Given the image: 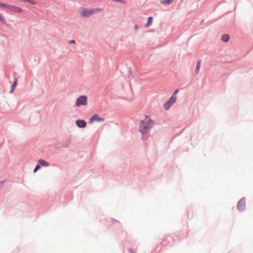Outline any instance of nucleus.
<instances>
[{
	"mask_svg": "<svg viewBox=\"0 0 253 253\" xmlns=\"http://www.w3.org/2000/svg\"><path fill=\"white\" fill-rule=\"evenodd\" d=\"M17 79H16L15 80V81H14V83H13V84H12V86H11V91H10V92H12L14 91V89H15V87H16V85H17Z\"/></svg>",
	"mask_w": 253,
	"mask_h": 253,
	"instance_id": "obj_12",
	"label": "nucleus"
},
{
	"mask_svg": "<svg viewBox=\"0 0 253 253\" xmlns=\"http://www.w3.org/2000/svg\"><path fill=\"white\" fill-rule=\"evenodd\" d=\"M178 91H179V90L178 89H175L172 95H176V94L178 92Z\"/></svg>",
	"mask_w": 253,
	"mask_h": 253,
	"instance_id": "obj_21",
	"label": "nucleus"
},
{
	"mask_svg": "<svg viewBox=\"0 0 253 253\" xmlns=\"http://www.w3.org/2000/svg\"><path fill=\"white\" fill-rule=\"evenodd\" d=\"M2 182H0V188L2 186Z\"/></svg>",
	"mask_w": 253,
	"mask_h": 253,
	"instance_id": "obj_25",
	"label": "nucleus"
},
{
	"mask_svg": "<svg viewBox=\"0 0 253 253\" xmlns=\"http://www.w3.org/2000/svg\"><path fill=\"white\" fill-rule=\"evenodd\" d=\"M138 27L137 25H135V27H134V28L135 30H137L138 29Z\"/></svg>",
	"mask_w": 253,
	"mask_h": 253,
	"instance_id": "obj_24",
	"label": "nucleus"
},
{
	"mask_svg": "<svg viewBox=\"0 0 253 253\" xmlns=\"http://www.w3.org/2000/svg\"><path fill=\"white\" fill-rule=\"evenodd\" d=\"M200 66H201V61L199 60L198 61V62L197 63L196 67L195 69V72H196V73L197 74H199V73Z\"/></svg>",
	"mask_w": 253,
	"mask_h": 253,
	"instance_id": "obj_11",
	"label": "nucleus"
},
{
	"mask_svg": "<svg viewBox=\"0 0 253 253\" xmlns=\"http://www.w3.org/2000/svg\"><path fill=\"white\" fill-rule=\"evenodd\" d=\"M101 10L100 8H93L91 9L84 8L82 9L81 13L84 17H88L93 13L100 12Z\"/></svg>",
	"mask_w": 253,
	"mask_h": 253,
	"instance_id": "obj_2",
	"label": "nucleus"
},
{
	"mask_svg": "<svg viewBox=\"0 0 253 253\" xmlns=\"http://www.w3.org/2000/svg\"><path fill=\"white\" fill-rule=\"evenodd\" d=\"M69 43H75V40H71L69 41Z\"/></svg>",
	"mask_w": 253,
	"mask_h": 253,
	"instance_id": "obj_22",
	"label": "nucleus"
},
{
	"mask_svg": "<svg viewBox=\"0 0 253 253\" xmlns=\"http://www.w3.org/2000/svg\"><path fill=\"white\" fill-rule=\"evenodd\" d=\"M86 125V122L84 120H80V127H84Z\"/></svg>",
	"mask_w": 253,
	"mask_h": 253,
	"instance_id": "obj_16",
	"label": "nucleus"
},
{
	"mask_svg": "<svg viewBox=\"0 0 253 253\" xmlns=\"http://www.w3.org/2000/svg\"><path fill=\"white\" fill-rule=\"evenodd\" d=\"M229 38H230V37H229V35L224 34V35H222V36L221 37V40L224 42H227L229 41Z\"/></svg>",
	"mask_w": 253,
	"mask_h": 253,
	"instance_id": "obj_8",
	"label": "nucleus"
},
{
	"mask_svg": "<svg viewBox=\"0 0 253 253\" xmlns=\"http://www.w3.org/2000/svg\"><path fill=\"white\" fill-rule=\"evenodd\" d=\"M4 8H7L11 11L13 12H16L18 13H22L23 12V9L20 7H18L13 5H10L9 4L5 3Z\"/></svg>",
	"mask_w": 253,
	"mask_h": 253,
	"instance_id": "obj_3",
	"label": "nucleus"
},
{
	"mask_svg": "<svg viewBox=\"0 0 253 253\" xmlns=\"http://www.w3.org/2000/svg\"><path fill=\"white\" fill-rule=\"evenodd\" d=\"M172 105V104H171L170 103H169V102H166L165 104H164V108L166 109H168L170 106L171 105Z\"/></svg>",
	"mask_w": 253,
	"mask_h": 253,
	"instance_id": "obj_15",
	"label": "nucleus"
},
{
	"mask_svg": "<svg viewBox=\"0 0 253 253\" xmlns=\"http://www.w3.org/2000/svg\"><path fill=\"white\" fill-rule=\"evenodd\" d=\"M38 163L41 165H42V166H43V167H48L49 166V164L42 159H40L38 161Z\"/></svg>",
	"mask_w": 253,
	"mask_h": 253,
	"instance_id": "obj_7",
	"label": "nucleus"
},
{
	"mask_svg": "<svg viewBox=\"0 0 253 253\" xmlns=\"http://www.w3.org/2000/svg\"><path fill=\"white\" fill-rule=\"evenodd\" d=\"M0 21L3 23H4L5 22V18L0 13Z\"/></svg>",
	"mask_w": 253,
	"mask_h": 253,
	"instance_id": "obj_17",
	"label": "nucleus"
},
{
	"mask_svg": "<svg viewBox=\"0 0 253 253\" xmlns=\"http://www.w3.org/2000/svg\"><path fill=\"white\" fill-rule=\"evenodd\" d=\"M5 3L0 2V7L4 8Z\"/></svg>",
	"mask_w": 253,
	"mask_h": 253,
	"instance_id": "obj_19",
	"label": "nucleus"
},
{
	"mask_svg": "<svg viewBox=\"0 0 253 253\" xmlns=\"http://www.w3.org/2000/svg\"><path fill=\"white\" fill-rule=\"evenodd\" d=\"M87 104V97L85 95L80 96V105L86 106Z\"/></svg>",
	"mask_w": 253,
	"mask_h": 253,
	"instance_id": "obj_6",
	"label": "nucleus"
},
{
	"mask_svg": "<svg viewBox=\"0 0 253 253\" xmlns=\"http://www.w3.org/2000/svg\"><path fill=\"white\" fill-rule=\"evenodd\" d=\"M76 105L78 106H79V97H78L76 100Z\"/></svg>",
	"mask_w": 253,
	"mask_h": 253,
	"instance_id": "obj_20",
	"label": "nucleus"
},
{
	"mask_svg": "<svg viewBox=\"0 0 253 253\" xmlns=\"http://www.w3.org/2000/svg\"><path fill=\"white\" fill-rule=\"evenodd\" d=\"M246 201L245 199H241L238 203L237 208L240 211H243L245 209Z\"/></svg>",
	"mask_w": 253,
	"mask_h": 253,
	"instance_id": "obj_5",
	"label": "nucleus"
},
{
	"mask_svg": "<svg viewBox=\"0 0 253 253\" xmlns=\"http://www.w3.org/2000/svg\"><path fill=\"white\" fill-rule=\"evenodd\" d=\"M153 122L150 118L145 116V118L141 121L140 126H139V131L144 135L147 133L152 126Z\"/></svg>",
	"mask_w": 253,
	"mask_h": 253,
	"instance_id": "obj_1",
	"label": "nucleus"
},
{
	"mask_svg": "<svg viewBox=\"0 0 253 253\" xmlns=\"http://www.w3.org/2000/svg\"><path fill=\"white\" fill-rule=\"evenodd\" d=\"M176 99V96L175 95H172L168 102H169L171 104L174 103Z\"/></svg>",
	"mask_w": 253,
	"mask_h": 253,
	"instance_id": "obj_10",
	"label": "nucleus"
},
{
	"mask_svg": "<svg viewBox=\"0 0 253 253\" xmlns=\"http://www.w3.org/2000/svg\"><path fill=\"white\" fill-rule=\"evenodd\" d=\"M173 0H162L161 3L164 5H169L172 3Z\"/></svg>",
	"mask_w": 253,
	"mask_h": 253,
	"instance_id": "obj_9",
	"label": "nucleus"
},
{
	"mask_svg": "<svg viewBox=\"0 0 253 253\" xmlns=\"http://www.w3.org/2000/svg\"><path fill=\"white\" fill-rule=\"evenodd\" d=\"M40 166L39 165H37L34 170V172H36L39 169H40Z\"/></svg>",
	"mask_w": 253,
	"mask_h": 253,
	"instance_id": "obj_18",
	"label": "nucleus"
},
{
	"mask_svg": "<svg viewBox=\"0 0 253 253\" xmlns=\"http://www.w3.org/2000/svg\"><path fill=\"white\" fill-rule=\"evenodd\" d=\"M76 123L77 124V125L79 126V120H78L76 121Z\"/></svg>",
	"mask_w": 253,
	"mask_h": 253,
	"instance_id": "obj_23",
	"label": "nucleus"
},
{
	"mask_svg": "<svg viewBox=\"0 0 253 253\" xmlns=\"http://www.w3.org/2000/svg\"><path fill=\"white\" fill-rule=\"evenodd\" d=\"M152 20H153V18L152 17H148V20H147V22L146 24L145 25V27H148L150 25H151L152 22Z\"/></svg>",
	"mask_w": 253,
	"mask_h": 253,
	"instance_id": "obj_13",
	"label": "nucleus"
},
{
	"mask_svg": "<svg viewBox=\"0 0 253 253\" xmlns=\"http://www.w3.org/2000/svg\"><path fill=\"white\" fill-rule=\"evenodd\" d=\"M23 2H28L32 4H36V2L34 0H21Z\"/></svg>",
	"mask_w": 253,
	"mask_h": 253,
	"instance_id": "obj_14",
	"label": "nucleus"
},
{
	"mask_svg": "<svg viewBox=\"0 0 253 253\" xmlns=\"http://www.w3.org/2000/svg\"><path fill=\"white\" fill-rule=\"evenodd\" d=\"M104 120V118L100 117L97 114H94L89 119V123L92 124L94 122H102Z\"/></svg>",
	"mask_w": 253,
	"mask_h": 253,
	"instance_id": "obj_4",
	"label": "nucleus"
}]
</instances>
